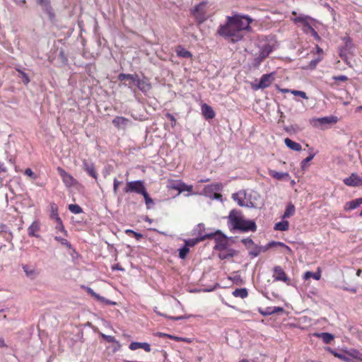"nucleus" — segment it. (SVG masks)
<instances>
[{
	"label": "nucleus",
	"instance_id": "1",
	"mask_svg": "<svg viewBox=\"0 0 362 362\" xmlns=\"http://www.w3.org/2000/svg\"><path fill=\"white\" fill-rule=\"evenodd\" d=\"M252 19L247 15L235 14L233 16H227L224 25H220L218 34L230 41L237 42L243 38V32L250 30V23Z\"/></svg>",
	"mask_w": 362,
	"mask_h": 362
},
{
	"label": "nucleus",
	"instance_id": "2",
	"mask_svg": "<svg viewBox=\"0 0 362 362\" xmlns=\"http://www.w3.org/2000/svg\"><path fill=\"white\" fill-rule=\"evenodd\" d=\"M228 226L231 231L238 230L240 232H255L257 226L254 221L244 218L242 212L239 210L233 209L228 216Z\"/></svg>",
	"mask_w": 362,
	"mask_h": 362
},
{
	"label": "nucleus",
	"instance_id": "3",
	"mask_svg": "<svg viewBox=\"0 0 362 362\" xmlns=\"http://www.w3.org/2000/svg\"><path fill=\"white\" fill-rule=\"evenodd\" d=\"M310 21H313V19L310 16L304 14H300L293 19L295 23H300L303 24V30L305 33L310 34L313 37L319 40L320 37L317 31L310 24Z\"/></svg>",
	"mask_w": 362,
	"mask_h": 362
},
{
	"label": "nucleus",
	"instance_id": "4",
	"mask_svg": "<svg viewBox=\"0 0 362 362\" xmlns=\"http://www.w3.org/2000/svg\"><path fill=\"white\" fill-rule=\"evenodd\" d=\"M223 185L220 182L213 183L205 186L202 194L211 199H221L222 195L218 192L222 190Z\"/></svg>",
	"mask_w": 362,
	"mask_h": 362
},
{
	"label": "nucleus",
	"instance_id": "5",
	"mask_svg": "<svg viewBox=\"0 0 362 362\" xmlns=\"http://www.w3.org/2000/svg\"><path fill=\"white\" fill-rule=\"evenodd\" d=\"M146 191V189L144 186V182L141 180L127 182L124 188L125 193L134 192L139 194H143Z\"/></svg>",
	"mask_w": 362,
	"mask_h": 362
},
{
	"label": "nucleus",
	"instance_id": "6",
	"mask_svg": "<svg viewBox=\"0 0 362 362\" xmlns=\"http://www.w3.org/2000/svg\"><path fill=\"white\" fill-rule=\"evenodd\" d=\"M337 121L338 119L336 116L330 115L319 118H313L310 120V124L315 127L323 129L327 125L336 124Z\"/></svg>",
	"mask_w": 362,
	"mask_h": 362
},
{
	"label": "nucleus",
	"instance_id": "7",
	"mask_svg": "<svg viewBox=\"0 0 362 362\" xmlns=\"http://www.w3.org/2000/svg\"><path fill=\"white\" fill-rule=\"evenodd\" d=\"M206 1H202L198 5L195 6L194 9L192 10V14L197 20L198 23H204L206 18Z\"/></svg>",
	"mask_w": 362,
	"mask_h": 362
},
{
	"label": "nucleus",
	"instance_id": "8",
	"mask_svg": "<svg viewBox=\"0 0 362 362\" xmlns=\"http://www.w3.org/2000/svg\"><path fill=\"white\" fill-rule=\"evenodd\" d=\"M209 234H214L211 238H214L216 245L214 247V250L216 251H221L228 247V240L225 235L221 233L220 230H217L215 233H210Z\"/></svg>",
	"mask_w": 362,
	"mask_h": 362
},
{
	"label": "nucleus",
	"instance_id": "9",
	"mask_svg": "<svg viewBox=\"0 0 362 362\" xmlns=\"http://www.w3.org/2000/svg\"><path fill=\"white\" fill-rule=\"evenodd\" d=\"M232 198L240 206L247 208H255V205L252 202H245L247 199V193L245 190H240L232 194Z\"/></svg>",
	"mask_w": 362,
	"mask_h": 362
},
{
	"label": "nucleus",
	"instance_id": "10",
	"mask_svg": "<svg viewBox=\"0 0 362 362\" xmlns=\"http://www.w3.org/2000/svg\"><path fill=\"white\" fill-rule=\"evenodd\" d=\"M139 76L136 74H124L121 73L118 75L117 78L122 83V86H127L129 88L132 90V83L134 84L138 79Z\"/></svg>",
	"mask_w": 362,
	"mask_h": 362
},
{
	"label": "nucleus",
	"instance_id": "11",
	"mask_svg": "<svg viewBox=\"0 0 362 362\" xmlns=\"http://www.w3.org/2000/svg\"><path fill=\"white\" fill-rule=\"evenodd\" d=\"M343 182L349 187H360L362 186V177L356 173H351V175L343 180Z\"/></svg>",
	"mask_w": 362,
	"mask_h": 362
},
{
	"label": "nucleus",
	"instance_id": "12",
	"mask_svg": "<svg viewBox=\"0 0 362 362\" xmlns=\"http://www.w3.org/2000/svg\"><path fill=\"white\" fill-rule=\"evenodd\" d=\"M273 74H267L262 76L258 84L255 85V89H263L269 87L274 81Z\"/></svg>",
	"mask_w": 362,
	"mask_h": 362
},
{
	"label": "nucleus",
	"instance_id": "13",
	"mask_svg": "<svg viewBox=\"0 0 362 362\" xmlns=\"http://www.w3.org/2000/svg\"><path fill=\"white\" fill-rule=\"evenodd\" d=\"M272 52V47L269 45H264L260 49L259 55L255 58L256 64H259L269 54Z\"/></svg>",
	"mask_w": 362,
	"mask_h": 362
},
{
	"label": "nucleus",
	"instance_id": "14",
	"mask_svg": "<svg viewBox=\"0 0 362 362\" xmlns=\"http://www.w3.org/2000/svg\"><path fill=\"white\" fill-rule=\"evenodd\" d=\"M135 85L138 89L144 94H146L151 88V84L149 82V80L145 76H144L142 78H139V77Z\"/></svg>",
	"mask_w": 362,
	"mask_h": 362
},
{
	"label": "nucleus",
	"instance_id": "15",
	"mask_svg": "<svg viewBox=\"0 0 362 362\" xmlns=\"http://www.w3.org/2000/svg\"><path fill=\"white\" fill-rule=\"evenodd\" d=\"M274 279L276 281H284L287 283L289 281L288 277L280 266H275L273 269Z\"/></svg>",
	"mask_w": 362,
	"mask_h": 362
},
{
	"label": "nucleus",
	"instance_id": "16",
	"mask_svg": "<svg viewBox=\"0 0 362 362\" xmlns=\"http://www.w3.org/2000/svg\"><path fill=\"white\" fill-rule=\"evenodd\" d=\"M213 235L214 234H202L201 233H199V235H197L196 238L186 240L185 241V245L187 247H193L201 241H204L207 238H211Z\"/></svg>",
	"mask_w": 362,
	"mask_h": 362
},
{
	"label": "nucleus",
	"instance_id": "17",
	"mask_svg": "<svg viewBox=\"0 0 362 362\" xmlns=\"http://www.w3.org/2000/svg\"><path fill=\"white\" fill-rule=\"evenodd\" d=\"M37 4L41 6L42 11L48 15L49 18L54 16L49 0H37Z\"/></svg>",
	"mask_w": 362,
	"mask_h": 362
},
{
	"label": "nucleus",
	"instance_id": "18",
	"mask_svg": "<svg viewBox=\"0 0 362 362\" xmlns=\"http://www.w3.org/2000/svg\"><path fill=\"white\" fill-rule=\"evenodd\" d=\"M57 171L60 175L63 180V182L65 184L66 187H71L74 185L75 180L70 174L66 173L63 168L60 167H58Z\"/></svg>",
	"mask_w": 362,
	"mask_h": 362
},
{
	"label": "nucleus",
	"instance_id": "19",
	"mask_svg": "<svg viewBox=\"0 0 362 362\" xmlns=\"http://www.w3.org/2000/svg\"><path fill=\"white\" fill-rule=\"evenodd\" d=\"M259 312L263 316H268L274 313H282L284 309L281 307H267L265 308H259Z\"/></svg>",
	"mask_w": 362,
	"mask_h": 362
},
{
	"label": "nucleus",
	"instance_id": "20",
	"mask_svg": "<svg viewBox=\"0 0 362 362\" xmlns=\"http://www.w3.org/2000/svg\"><path fill=\"white\" fill-rule=\"evenodd\" d=\"M86 292L90 294L92 297H93L95 300L104 303L106 305H115V303L113 301H111L110 300L106 299L105 298L100 296L99 294L96 293L90 287H86L85 288Z\"/></svg>",
	"mask_w": 362,
	"mask_h": 362
},
{
	"label": "nucleus",
	"instance_id": "21",
	"mask_svg": "<svg viewBox=\"0 0 362 362\" xmlns=\"http://www.w3.org/2000/svg\"><path fill=\"white\" fill-rule=\"evenodd\" d=\"M22 268L25 272L26 276L30 279H35L39 272L37 271L35 267L28 264H23Z\"/></svg>",
	"mask_w": 362,
	"mask_h": 362
},
{
	"label": "nucleus",
	"instance_id": "22",
	"mask_svg": "<svg viewBox=\"0 0 362 362\" xmlns=\"http://www.w3.org/2000/svg\"><path fill=\"white\" fill-rule=\"evenodd\" d=\"M40 229V222L38 220L34 221L28 228V234L30 237L38 238L37 232Z\"/></svg>",
	"mask_w": 362,
	"mask_h": 362
},
{
	"label": "nucleus",
	"instance_id": "23",
	"mask_svg": "<svg viewBox=\"0 0 362 362\" xmlns=\"http://www.w3.org/2000/svg\"><path fill=\"white\" fill-rule=\"evenodd\" d=\"M83 168L90 176L93 177L95 180L98 179V174L95 170L94 165L92 163L84 160L83 161Z\"/></svg>",
	"mask_w": 362,
	"mask_h": 362
},
{
	"label": "nucleus",
	"instance_id": "24",
	"mask_svg": "<svg viewBox=\"0 0 362 362\" xmlns=\"http://www.w3.org/2000/svg\"><path fill=\"white\" fill-rule=\"evenodd\" d=\"M201 110L206 119H211L215 117V112L213 108L206 103L202 105Z\"/></svg>",
	"mask_w": 362,
	"mask_h": 362
},
{
	"label": "nucleus",
	"instance_id": "25",
	"mask_svg": "<svg viewBox=\"0 0 362 362\" xmlns=\"http://www.w3.org/2000/svg\"><path fill=\"white\" fill-rule=\"evenodd\" d=\"M129 348L131 350H132V351L136 350L138 349H143L146 352H149L151 350L150 344L146 343V342H136V341H134V342H132L129 344Z\"/></svg>",
	"mask_w": 362,
	"mask_h": 362
},
{
	"label": "nucleus",
	"instance_id": "26",
	"mask_svg": "<svg viewBox=\"0 0 362 362\" xmlns=\"http://www.w3.org/2000/svg\"><path fill=\"white\" fill-rule=\"evenodd\" d=\"M237 255L236 250L227 247L225 250L219 251L218 256L221 259H226Z\"/></svg>",
	"mask_w": 362,
	"mask_h": 362
},
{
	"label": "nucleus",
	"instance_id": "27",
	"mask_svg": "<svg viewBox=\"0 0 362 362\" xmlns=\"http://www.w3.org/2000/svg\"><path fill=\"white\" fill-rule=\"evenodd\" d=\"M129 119L124 117H116L112 120L114 126L118 129H124L128 124Z\"/></svg>",
	"mask_w": 362,
	"mask_h": 362
},
{
	"label": "nucleus",
	"instance_id": "28",
	"mask_svg": "<svg viewBox=\"0 0 362 362\" xmlns=\"http://www.w3.org/2000/svg\"><path fill=\"white\" fill-rule=\"evenodd\" d=\"M362 204V198L356 199L350 202H347L344 205V210L351 211L358 208Z\"/></svg>",
	"mask_w": 362,
	"mask_h": 362
},
{
	"label": "nucleus",
	"instance_id": "29",
	"mask_svg": "<svg viewBox=\"0 0 362 362\" xmlns=\"http://www.w3.org/2000/svg\"><path fill=\"white\" fill-rule=\"evenodd\" d=\"M284 143L288 148L293 151H300L302 149L301 145L300 144L293 141V140L288 138H286L284 139Z\"/></svg>",
	"mask_w": 362,
	"mask_h": 362
},
{
	"label": "nucleus",
	"instance_id": "30",
	"mask_svg": "<svg viewBox=\"0 0 362 362\" xmlns=\"http://www.w3.org/2000/svg\"><path fill=\"white\" fill-rule=\"evenodd\" d=\"M184 187H187V191L190 192L192 189V186L191 185H187L186 184L183 182H177V183H171L170 185H169L170 188L175 189L178 190L179 193L185 191V189H184Z\"/></svg>",
	"mask_w": 362,
	"mask_h": 362
},
{
	"label": "nucleus",
	"instance_id": "31",
	"mask_svg": "<svg viewBox=\"0 0 362 362\" xmlns=\"http://www.w3.org/2000/svg\"><path fill=\"white\" fill-rule=\"evenodd\" d=\"M269 175L278 180L289 177V174L288 173L277 172L274 170H269Z\"/></svg>",
	"mask_w": 362,
	"mask_h": 362
},
{
	"label": "nucleus",
	"instance_id": "32",
	"mask_svg": "<svg viewBox=\"0 0 362 362\" xmlns=\"http://www.w3.org/2000/svg\"><path fill=\"white\" fill-rule=\"evenodd\" d=\"M315 336L320 338L325 344H329L334 339V335L328 332L316 333Z\"/></svg>",
	"mask_w": 362,
	"mask_h": 362
},
{
	"label": "nucleus",
	"instance_id": "33",
	"mask_svg": "<svg viewBox=\"0 0 362 362\" xmlns=\"http://www.w3.org/2000/svg\"><path fill=\"white\" fill-rule=\"evenodd\" d=\"M329 351L334 355L335 357L339 358L341 361L344 362H351V359L349 357V356L346 354L339 353L336 351H334L331 349L330 348H328Z\"/></svg>",
	"mask_w": 362,
	"mask_h": 362
},
{
	"label": "nucleus",
	"instance_id": "34",
	"mask_svg": "<svg viewBox=\"0 0 362 362\" xmlns=\"http://www.w3.org/2000/svg\"><path fill=\"white\" fill-rule=\"evenodd\" d=\"M296 208L295 206L292 203H289L284 211V214L283 215V218H287L291 217L295 214Z\"/></svg>",
	"mask_w": 362,
	"mask_h": 362
},
{
	"label": "nucleus",
	"instance_id": "35",
	"mask_svg": "<svg viewBox=\"0 0 362 362\" xmlns=\"http://www.w3.org/2000/svg\"><path fill=\"white\" fill-rule=\"evenodd\" d=\"M289 228V223L287 221H281L274 226V230L280 231H286Z\"/></svg>",
	"mask_w": 362,
	"mask_h": 362
},
{
	"label": "nucleus",
	"instance_id": "36",
	"mask_svg": "<svg viewBox=\"0 0 362 362\" xmlns=\"http://www.w3.org/2000/svg\"><path fill=\"white\" fill-rule=\"evenodd\" d=\"M233 295L235 297H239L240 298H245L247 296V290L245 288H236L233 291Z\"/></svg>",
	"mask_w": 362,
	"mask_h": 362
},
{
	"label": "nucleus",
	"instance_id": "37",
	"mask_svg": "<svg viewBox=\"0 0 362 362\" xmlns=\"http://www.w3.org/2000/svg\"><path fill=\"white\" fill-rule=\"evenodd\" d=\"M346 354L350 358H352L362 361V353L356 349H351L346 351Z\"/></svg>",
	"mask_w": 362,
	"mask_h": 362
},
{
	"label": "nucleus",
	"instance_id": "38",
	"mask_svg": "<svg viewBox=\"0 0 362 362\" xmlns=\"http://www.w3.org/2000/svg\"><path fill=\"white\" fill-rule=\"evenodd\" d=\"M177 55L182 58H191L192 56L190 52L181 47L177 50Z\"/></svg>",
	"mask_w": 362,
	"mask_h": 362
},
{
	"label": "nucleus",
	"instance_id": "39",
	"mask_svg": "<svg viewBox=\"0 0 362 362\" xmlns=\"http://www.w3.org/2000/svg\"><path fill=\"white\" fill-rule=\"evenodd\" d=\"M16 70L18 72V77L22 79L23 83L25 85L28 84L30 81L28 75L19 68H16Z\"/></svg>",
	"mask_w": 362,
	"mask_h": 362
},
{
	"label": "nucleus",
	"instance_id": "40",
	"mask_svg": "<svg viewBox=\"0 0 362 362\" xmlns=\"http://www.w3.org/2000/svg\"><path fill=\"white\" fill-rule=\"evenodd\" d=\"M50 218L55 221H60V217L58 215L57 206L55 204H51V214Z\"/></svg>",
	"mask_w": 362,
	"mask_h": 362
},
{
	"label": "nucleus",
	"instance_id": "41",
	"mask_svg": "<svg viewBox=\"0 0 362 362\" xmlns=\"http://www.w3.org/2000/svg\"><path fill=\"white\" fill-rule=\"evenodd\" d=\"M264 247L255 245L251 250L249 252V255L252 257H257L261 252H263V249Z\"/></svg>",
	"mask_w": 362,
	"mask_h": 362
},
{
	"label": "nucleus",
	"instance_id": "42",
	"mask_svg": "<svg viewBox=\"0 0 362 362\" xmlns=\"http://www.w3.org/2000/svg\"><path fill=\"white\" fill-rule=\"evenodd\" d=\"M68 209L74 214H78L83 212L82 208L78 204H69Z\"/></svg>",
	"mask_w": 362,
	"mask_h": 362
},
{
	"label": "nucleus",
	"instance_id": "43",
	"mask_svg": "<svg viewBox=\"0 0 362 362\" xmlns=\"http://www.w3.org/2000/svg\"><path fill=\"white\" fill-rule=\"evenodd\" d=\"M313 277L315 280H319L321 277V274L320 272H306L304 274V279H308Z\"/></svg>",
	"mask_w": 362,
	"mask_h": 362
},
{
	"label": "nucleus",
	"instance_id": "44",
	"mask_svg": "<svg viewBox=\"0 0 362 362\" xmlns=\"http://www.w3.org/2000/svg\"><path fill=\"white\" fill-rule=\"evenodd\" d=\"M274 246H279V247H282L284 248L286 245L281 242L272 241V242L269 243L266 246H264V247L263 249V252H266L269 248L274 247Z\"/></svg>",
	"mask_w": 362,
	"mask_h": 362
},
{
	"label": "nucleus",
	"instance_id": "45",
	"mask_svg": "<svg viewBox=\"0 0 362 362\" xmlns=\"http://www.w3.org/2000/svg\"><path fill=\"white\" fill-rule=\"evenodd\" d=\"M315 156V153H310V155L307 158H305V159H303L301 161L300 165H301V168L303 170L308 166V163L313 159Z\"/></svg>",
	"mask_w": 362,
	"mask_h": 362
},
{
	"label": "nucleus",
	"instance_id": "46",
	"mask_svg": "<svg viewBox=\"0 0 362 362\" xmlns=\"http://www.w3.org/2000/svg\"><path fill=\"white\" fill-rule=\"evenodd\" d=\"M54 240L59 243L61 245L66 246L69 249H71L72 247L71 244L67 240L60 236H55Z\"/></svg>",
	"mask_w": 362,
	"mask_h": 362
},
{
	"label": "nucleus",
	"instance_id": "47",
	"mask_svg": "<svg viewBox=\"0 0 362 362\" xmlns=\"http://www.w3.org/2000/svg\"><path fill=\"white\" fill-rule=\"evenodd\" d=\"M142 195L144 196V198L145 199V203L147 209H151V205L154 204L153 200L150 197L147 191H146Z\"/></svg>",
	"mask_w": 362,
	"mask_h": 362
},
{
	"label": "nucleus",
	"instance_id": "48",
	"mask_svg": "<svg viewBox=\"0 0 362 362\" xmlns=\"http://www.w3.org/2000/svg\"><path fill=\"white\" fill-rule=\"evenodd\" d=\"M154 312L156 313H157L158 315H160V316H163L165 317H168V316L166 315H164L160 312L158 311L157 310V308H156L154 309ZM189 317L187 316H185V315H182V316H178V317H168V318L171 319V320H183V319H187Z\"/></svg>",
	"mask_w": 362,
	"mask_h": 362
},
{
	"label": "nucleus",
	"instance_id": "49",
	"mask_svg": "<svg viewBox=\"0 0 362 362\" xmlns=\"http://www.w3.org/2000/svg\"><path fill=\"white\" fill-rule=\"evenodd\" d=\"M189 247L184 245L181 248L179 249V257L181 259H185L186 257V256L187 255V254L189 253Z\"/></svg>",
	"mask_w": 362,
	"mask_h": 362
},
{
	"label": "nucleus",
	"instance_id": "50",
	"mask_svg": "<svg viewBox=\"0 0 362 362\" xmlns=\"http://www.w3.org/2000/svg\"><path fill=\"white\" fill-rule=\"evenodd\" d=\"M56 222H57V225L55 226V229L57 230L62 232L63 233H64V235H66L67 231L66 230V229L64 227L62 219H60V221H57Z\"/></svg>",
	"mask_w": 362,
	"mask_h": 362
},
{
	"label": "nucleus",
	"instance_id": "51",
	"mask_svg": "<svg viewBox=\"0 0 362 362\" xmlns=\"http://www.w3.org/2000/svg\"><path fill=\"white\" fill-rule=\"evenodd\" d=\"M102 337L107 342L109 343H116V344H119L118 341L116 340V339L115 338V337L113 336H111V335H106V334H102Z\"/></svg>",
	"mask_w": 362,
	"mask_h": 362
},
{
	"label": "nucleus",
	"instance_id": "52",
	"mask_svg": "<svg viewBox=\"0 0 362 362\" xmlns=\"http://www.w3.org/2000/svg\"><path fill=\"white\" fill-rule=\"evenodd\" d=\"M291 93L292 94H293L294 95H298V96H300V97H301V98H303L304 99H308V96H307L306 93L304 91L293 90H291Z\"/></svg>",
	"mask_w": 362,
	"mask_h": 362
},
{
	"label": "nucleus",
	"instance_id": "53",
	"mask_svg": "<svg viewBox=\"0 0 362 362\" xmlns=\"http://www.w3.org/2000/svg\"><path fill=\"white\" fill-rule=\"evenodd\" d=\"M165 117L171 122V126L174 127L176 124L175 117L170 113L167 112L165 114Z\"/></svg>",
	"mask_w": 362,
	"mask_h": 362
},
{
	"label": "nucleus",
	"instance_id": "54",
	"mask_svg": "<svg viewBox=\"0 0 362 362\" xmlns=\"http://www.w3.org/2000/svg\"><path fill=\"white\" fill-rule=\"evenodd\" d=\"M241 242L247 247L254 245V242L250 238H243Z\"/></svg>",
	"mask_w": 362,
	"mask_h": 362
},
{
	"label": "nucleus",
	"instance_id": "55",
	"mask_svg": "<svg viewBox=\"0 0 362 362\" xmlns=\"http://www.w3.org/2000/svg\"><path fill=\"white\" fill-rule=\"evenodd\" d=\"M322 60L321 57H317L315 59H313L310 62V68H315L317 64Z\"/></svg>",
	"mask_w": 362,
	"mask_h": 362
},
{
	"label": "nucleus",
	"instance_id": "56",
	"mask_svg": "<svg viewBox=\"0 0 362 362\" xmlns=\"http://www.w3.org/2000/svg\"><path fill=\"white\" fill-rule=\"evenodd\" d=\"M24 173H25V175H26L33 179L36 178V175H35V173L33 172V170L30 168H26Z\"/></svg>",
	"mask_w": 362,
	"mask_h": 362
},
{
	"label": "nucleus",
	"instance_id": "57",
	"mask_svg": "<svg viewBox=\"0 0 362 362\" xmlns=\"http://www.w3.org/2000/svg\"><path fill=\"white\" fill-rule=\"evenodd\" d=\"M333 79L334 81H346L348 80V78H347V76H346L344 75H340V76H334Z\"/></svg>",
	"mask_w": 362,
	"mask_h": 362
},
{
	"label": "nucleus",
	"instance_id": "58",
	"mask_svg": "<svg viewBox=\"0 0 362 362\" xmlns=\"http://www.w3.org/2000/svg\"><path fill=\"white\" fill-rule=\"evenodd\" d=\"M204 230V225L203 223H199L197 226V228H195V231H197L198 235H199V233H201L202 234H204L203 233Z\"/></svg>",
	"mask_w": 362,
	"mask_h": 362
},
{
	"label": "nucleus",
	"instance_id": "59",
	"mask_svg": "<svg viewBox=\"0 0 362 362\" xmlns=\"http://www.w3.org/2000/svg\"><path fill=\"white\" fill-rule=\"evenodd\" d=\"M120 182L118 181L116 178L114 180L113 182V191L115 193L117 192L119 185H120Z\"/></svg>",
	"mask_w": 362,
	"mask_h": 362
},
{
	"label": "nucleus",
	"instance_id": "60",
	"mask_svg": "<svg viewBox=\"0 0 362 362\" xmlns=\"http://www.w3.org/2000/svg\"><path fill=\"white\" fill-rule=\"evenodd\" d=\"M13 1L16 5H18V6H21V7H23L25 5V4H26V1L25 0H13Z\"/></svg>",
	"mask_w": 362,
	"mask_h": 362
},
{
	"label": "nucleus",
	"instance_id": "61",
	"mask_svg": "<svg viewBox=\"0 0 362 362\" xmlns=\"http://www.w3.org/2000/svg\"><path fill=\"white\" fill-rule=\"evenodd\" d=\"M165 337H168L170 339H174L175 341H180L181 339H182V338L181 337H175V336H173V335H170V334H163Z\"/></svg>",
	"mask_w": 362,
	"mask_h": 362
},
{
	"label": "nucleus",
	"instance_id": "62",
	"mask_svg": "<svg viewBox=\"0 0 362 362\" xmlns=\"http://www.w3.org/2000/svg\"><path fill=\"white\" fill-rule=\"evenodd\" d=\"M6 172V168L4 163L0 161V174Z\"/></svg>",
	"mask_w": 362,
	"mask_h": 362
},
{
	"label": "nucleus",
	"instance_id": "63",
	"mask_svg": "<svg viewBox=\"0 0 362 362\" xmlns=\"http://www.w3.org/2000/svg\"><path fill=\"white\" fill-rule=\"evenodd\" d=\"M134 236L138 241H139L143 238V235L141 233H137L136 231L134 233Z\"/></svg>",
	"mask_w": 362,
	"mask_h": 362
},
{
	"label": "nucleus",
	"instance_id": "64",
	"mask_svg": "<svg viewBox=\"0 0 362 362\" xmlns=\"http://www.w3.org/2000/svg\"><path fill=\"white\" fill-rule=\"evenodd\" d=\"M344 289L346 291H349L353 293H355L357 291L356 288H349L345 287V288H344Z\"/></svg>",
	"mask_w": 362,
	"mask_h": 362
}]
</instances>
